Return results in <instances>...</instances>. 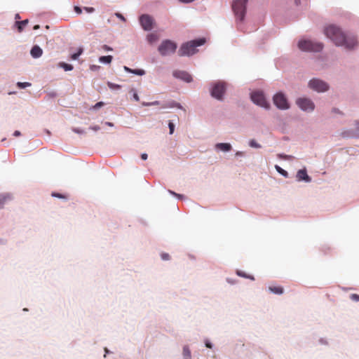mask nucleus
<instances>
[{"mask_svg": "<svg viewBox=\"0 0 359 359\" xmlns=\"http://www.w3.org/2000/svg\"><path fill=\"white\" fill-rule=\"evenodd\" d=\"M323 32L325 35L337 46L348 50H353L358 46V42L355 35L344 31L334 24L326 25Z\"/></svg>", "mask_w": 359, "mask_h": 359, "instance_id": "1", "label": "nucleus"}, {"mask_svg": "<svg viewBox=\"0 0 359 359\" xmlns=\"http://www.w3.org/2000/svg\"><path fill=\"white\" fill-rule=\"evenodd\" d=\"M205 43L204 39H198L196 40H192L188 41L187 43H183L179 51L180 56H190L195 54L198 50L197 47L203 45Z\"/></svg>", "mask_w": 359, "mask_h": 359, "instance_id": "2", "label": "nucleus"}, {"mask_svg": "<svg viewBox=\"0 0 359 359\" xmlns=\"http://www.w3.org/2000/svg\"><path fill=\"white\" fill-rule=\"evenodd\" d=\"M248 1V0H234L232 3V10L237 24L242 23L244 20Z\"/></svg>", "mask_w": 359, "mask_h": 359, "instance_id": "3", "label": "nucleus"}, {"mask_svg": "<svg viewBox=\"0 0 359 359\" xmlns=\"http://www.w3.org/2000/svg\"><path fill=\"white\" fill-rule=\"evenodd\" d=\"M226 90V83L224 81H217L210 83V95L219 100L222 101Z\"/></svg>", "mask_w": 359, "mask_h": 359, "instance_id": "4", "label": "nucleus"}, {"mask_svg": "<svg viewBox=\"0 0 359 359\" xmlns=\"http://www.w3.org/2000/svg\"><path fill=\"white\" fill-rule=\"evenodd\" d=\"M250 100L257 106L266 110L271 109V104L262 90H257L250 93Z\"/></svg>", "mask_w": 359, "mask_h": 359, "instance_id": "5", "label": "nucleus"}, {"mask_svg": "<svg viewBox=\"0 0 359 359\" xmlns=\"http://www.w3.org/2000/svg\"><path fill=\"white\" fill-rule=\"evenodd\" d=\"M297 46L302 51L305 52H320L323 48L322 43L310 39H300Z\"/></svg>", "mask_w": 359, "mask_h": 359, "instance_id": "6", "label": "nucleus"}, {"mask_svg": "<svg viewBox=\"0 0 359 359\" xmlns=\"http://www.w3.org/2000/svg\"><path fill=\"white\" fill-rule=\"evenodd\" d=\"M308 87L318 93L327 92L330 89L328 83L318 78L311 79L308 83Z\"/></svg>", "mask_w": 359, "mask_h": 359, "instance_id": "7", "label": "nucleus"}, {"mask_svg": "<svg viewBox=\"0 0 359 359\" xmlns=\"http://www.w3.org/2000/svg\"><path fill=\"white\" fill-rule=\"evenodd\" d=\"M297 106L304 112L312 113L316 109L314 102L309 97H300L295 101Z\"/></svg>", "mask_w": 359, "mask_h": 359, "instance_id": "8", "label": "nucleus"}, {"mask_svg": "<svg viewBox=\"0 0 359 359\" xmlns=\"http://www.w3.org/2000/svg\"><path fill=\"white\" fill-rule=\"evenodd\" d=\"M177 48L176 43L174 41L165 39L163 40L158 48V50L161 55L165 57L173 54Z\"/></svg>", "mask_w": 359, "mask_h": 359, "instance_id": "9", "label": "nucleus"}, {"mask_svg": "<svg viewBox=\"0 0 359 359\" xmlns=\"http://www.w3.org/2000/svg\"><path fill=\"white\" fill-rule=\"evenodd\" d=\"M273 102L280 110H287L290 107L288 100L283 92H278L273 96Z\"/></svg>", "mask_w": 359, "mask_h": 359, "instance_id": "10", "label": "nucleus"}, {"mask_svg": "<svg viewBox=\"0 0 359 359\" xmlns=\"http://www.w3.org/2000/svg\"><path fill=\"white\" fill-rule=\"evenodd\" d=\"M140 23L145 31H150L153 29L154 19L147 14H143L140 17Z\"/></svg>", "mask_w": 359, "mask_h": 359, "instance_id": "11", "label": "nucleus"}, {"mask_svg": "<svg viewBox=\"0 0 359 359\" xmlns=\"http://www.w3.org/2000/svg\"><path fill=\"white\" fill-rule=\"evenodd\" d=\"M295 177L297 182L311 183L312 181V178L308 175L305 167L297 172Z\"/></svg>", "mask_w": 359, "mask_h": 359, "instance_id": "12", "label": "nucleus"}, {"mask_svg": "<svg viewBox=\"0 0 359 359\" xmlns=\"http://www.w3.org/2000/svg\"><path fill=\"white\" fill-rule=\"evenodd\" d=\"M355 131L352 130H344L341 133L344 137H355L359 138V120L354 121Z\"/></svg>", "mask_w": 359, "mask_h": 359, "instance_id": "13", "label": "nucleus"}, {"mask_svg": "<svg viewBox=\"0 0 359 359\" xmlns=\"http://www.w3.org/2000/svg\"><path fill=\"white\" fill-rule=\"evenodd\" d=\"M172 75L175 78L182 80L187 83L192 81L191 74L185 71L176 70L173 72Z\"/></svg>", "mask_w": 359, "mask_h": 359, "instance_id": "14", "label": "nucleus"}, {"mask_svg": "<svg viewBox=\"0 0 359 359\" xmlns=\"http://www.w3.org/2000/svg\"><path fill=\"white\" fill-rule=\"evenodd\" d=\"M13 199V196L10 193L0 194V209L3 208L4 205Z\"/></svg>", "mask_w": 359, "mask_h": 359, "instance_id": "15", "label": "nucleus"}, {"mask_svg": "<svg viewBox=\"0 0 359 359\" xmlns=\"http://www.w3.org/2000/svg\"><path fill=\"white\" fill-rule=\"evenodd\" d=\"M43 54V50L37 45H35L32 47L30 50V55L33 58H39Z\"/></svg>", "mask_w": 359, "mask_h": 359, "instance_id": "16", "label": "nucleus"}, {"mask_svg": "<svg viewBox=\"0 0 359 359\" xmlns=\"http://www.w3.org/2000/svg\"><path fill=\"white\" fill-rule=\"evenodd\" d=\"M215 147L216 149L222 151L224 152H228L232 149L231 144L230 143H217Z\"/></svg>", "mask_w": 359, "mask_h": 359, "instance_id": "17", "label": "nucleus"}, {"mask_svg": "<svg viewBox=\"0 0 359 359\" xmlns=\"http://www.w3.org/2000/svg\"><path fill=\"white\" fill-rule=\"evenodd\" d=\"M123 69H124L125 72H126L128 73H131V74H135V75H138V76H143L146 73L144 69H133L129 68L127 66H124L123 67Z\"/></svg>", "mask_w": 359, "mask_h": 359, "instance_id": "18", "label": "nucleus"}, {"mask_svg": "<svg viewBox=\"0 0 359 359\" xmlns=\"http://www.w3.org/2000/svg\"><path fill=\"white\" fill-rule=\"evenodd\" d=\"M28 22H29L28 20H24L22 21H16L15 22V25H16L19 32H21L23 30L24 27L28 24Z\"/></svg>", "mask_w": 359, "mask_h": 359, "instance_id": "19", "label": "nucleus"}, {"mask_svg": "<svg viewBox=\"0 0 359 359\" xmlns=\"http://www.w3.org/2000/svg\"><path fill=\"white\" fill-rule=\"evenodd\" d=\"M113 57L111 55L101 56L99 57V62L104 64H110Z\"/></svg>", "mask_w": 359, "mask_h": 359, "instance_id": "20", "label": "nucleus"}, {"mask_svg": "<svg viewBox=\"0 0 359 359\" xmlns=\"http://www.w3.org/2000/svg\"><path fill=\"white\" fill-rule=\"evenodd\" d=\"M269 290L274 294H280L283 292V288L280 286L269 287Z\"/></svg>", "mask_w": 359, "mask_h": 359, "instance_id": "21", "label": "nucleus"}, {"mask_svg": "<svg viewBox=\"0 0 359 359\" xmlns=\"http://www.w3.org/2000/svg\"><path fill=\"white\" fill-rule=\"evenodd\" d=\"M274 168L276 170L284 177L287 178L289 177L288 172L286 170H283L282 168H280L279 165H276Z\"/></svg>", "mask_w": 359, "mask_h": 359, "instance_id": "22", "label": "nucleus"}, {"mask_svg": "<svg viewBox=\"0 0 359 359\" xmlns=\"http://www.w3.org/2000/svg\"><path fill=\"white\" fill-rule=\"evenodd\" d=\"M58 66L59 67H61L62 68L65 72H67V71H72L73 69V66L70 64H67V63H65V62H60L58 64Z\"/></svg>", "mask_w": 359, "mask_h": 359, "instance_id": "23", "label": "nucleus"}, {"mask_svg": "<svg viewBox=\"0 0 359 359\" xmlns=\"http://www.w3.org/2000/svg\"><path fill=\"white\" fill-rule=\"evenodd\" d=\"M277 157L280 159L285 160V161H291L295 158L294 156L292 155H287L284 154H278Z\"/></svg>", "mask_w": 359, "mask_h": 359, "instance_id": "24", "label": "nucleus"}, {"mask_svg": "<svg viewBox=\"0 0 359 359\" xmlns=\"http://www.w3.org/2000/svg\"><path fill=\"white\" fill-rule=\"evenodd\" d=\"M147 39L149 43H153L158 40V36L156 34L151 33L147 35Z\"/></svg>", "mask_w": 359, "mask_h": 359, "instance_id": "25", "label": "nucleus"}, {"mask_svg": "<svg viewBox=\"0 0 359 359\" xmlns=\"http://www.w3.org/2000/svg\"><path fill=\"white\" fill-rule=\"evenodd\" d=\"M183 355L184 359H191V351L187 346L183 348Z\"/></svg>", "mask_w": 359, "mask_h": 359, "instance_id": "26", "label": "nucleus"}, {"mask_svg": "<svg viewBox=\"0 0 359 359\" xmlns=\"http://www.w3.org/2000/svg\"><path fill=\"white\" fill-rule=\"evenodd\" d=\"M248 144L252 148L259 149L262 147L261 144L257 143L255 140H250Z\"/></svg>", "mask_w": 359, "mask_h": 359, "instance_id": "27", "label": "nucleus"}, {"mask_svg": "<svg viewBox=\"0 0 359 359\" xmlns=\"http://www.w3.org/2000/svg\"><path fill=\"white\" fill-rule=\"evenodd\" d=\"M107 86L111 90H119L121 87L120 85L111 83L110 81L107 82Z\"/></svg>", "mask_w": 359, "mask_h": 359, "instance_id": "28", "label": "nucleus"}, {"mask_svg": "<svg viewBox=\"0 0 359 359\" xmlns=\"http://www.w3.org/2000/svg\"><path fill=\"white\" fill-rule=\"evenodd\" d=\"M31 85L32 84L29 82H18L17 83V86L21 89L25 88L27 87H29V86H31Z\"/></svg>", "mask_w": 359, "mask_h": 359, "instance_id": "29", "label": "nucleus"}, {"mask_svg": "<svg viewBox=\"0 0 359 359\" xmlns=\"http://www.w3.org/2000/svg\"><path fill=\"white\" fill-rule=\"evenodd\" d=\"M83 53V49L82 48H80L77 53H75L74 54L72 55L71 57L72 60H76L79 58V57Z\"/></svg>", "mask_w": 359, "mask_h": 359, "instance_id": "30", "label": "nucleus"}, {"mask_svg": "<svg viewBox=\"0 0 359 359\" xmlns=\"http://www.w3.org/2000/svg\"><path fill=\"white\" fill-rule=\"evenodd\" d=\"M236 273L239 276H241V277H243V278H250L251 280H254L253 276H248L247 274H245L244 272H243L241 271H237Z\"/></svg>", "mask_w": 359, "mask_h": 359, "instance_id": "31", "label": "nucleus"}, {"mask_svg": "<svg viewBox=\"0 0 359 359\" xmlns=\"http://www.w3.org/2000/svg\"><path fill=\"white\" fill-rule=\"evenodd\" d=\"M177 104V102L175 101H170L168 104L163 105L162 108H173L175 107V104Z\"/></svg>", "mask_w": 359, "mask_h": 359, "instance_id": "32", "label": "nucleus"}, {"mask_svg": "<svg viewBox=\"0 0 359 359\" xmlns=\"http://www.w3.org/2000/svg\"><path fill=\"white\" fill-rule=\"evenodd\" d=\"M104 105V103L103 102H98L94 106H93L90 109L97 110V109H100V107H103Z\"/></svg>", "mask_w": 359, "mask_h": 359, "instance_id": "33", "label": "nucleus"}, {"mask_svg": "<svg viewBox=\"0 0 359 359\" xmlns=\"http://www.w3.org/2000/svg\"><path fill=\"white\" fill-rule=\"evenodd\" d=\"M331 113L334 114H338V115H340V116L343 115L342 111L339 109H338L337 107H333L332 109V110H331Z\"/></svg>", "mask_w": 359, "mask_h": 359, "instance_id": "34", "label": "nucleus"}, {"mask_svg": "<svg viewBox=\"0 0 359 359\" xmlns=\"http://www.w3.org/2000/svg\"><path fill=\"white\" fill-rule=\"evenodd\" d=\"M168 128H169V130H170V134L172 135L174 133L175 124L172 122L169 121Z\"/></svg>", "mask_w": 359, "mask_h": 359, "instance_id": "35", "label": "nucleus"}, {"mask_svg": "<svg viewBox=\"0 0 359 359\" xmlns=\"http://www.w3.org/2000/svg\"><path fill=\"white\" fill-rule=\"evenodd\" d=\"M350 299L354 302H359V294H352L350 296Z\"/></svg>", "mask_w": 359, "mask_h": 359, "instance_id": "36", "label": "nucleus"}, {"mask_svg": "<svg viewBox=\"0 0 359 359\" xmlns=\"http://www.w3.org/2000/svg\"><path fill=\"white\" fill-rule=\"evenodd\" d=\"M73 131L75 133L80 134V135L86 133L85 130L83 129H81V128H73Z\"/></svg>", "mask_w": 359, "mask_h": 359, "instance_id": "37", "label": "nucleus"}, {"mask_svg": "<svg viewBox=\"0 0 359 359\" xmlns=\"http://www.w3.org/2000/svg\"><path fill=\"white\" fill-rule=\"evenodd\" d=\"M115 15L118 18L120 19L121 20L125 22L126 21V18L125 17L121 14V13H115Z\"/></svg>", "mask_w": 359, "mask_h": 359, "instance_id": "38", "label": "nucleus"}, {"mask_svg": "<svg viewBox=\"0 0 359 359\" xmlns=\"http://www.w3.org/2000/svg\"><path fill=\"white\" fill-rule=\"evenodd\" d=\"M100 68V66L95 65H92L90 66V70H92L93 72H96V71L99 70Z\"/></svg>", "mask_w": 359, "mask_h": 359, "instance_id": "39", "label": "nucleus"}, {"mask_svg": "<svg viewBox=\"0 0 359 359\" xmlns=\"http://www.w3.org/2000/svg\"><path fill=\"white\" fill-rule=\"evenodd\" d=\"M83 9L88 13H92L95 11L94 8L93 7H84Z\"/></svg>", "mask_w": 359, "mask_h": 359, "instance_id": "40", "label": "nucleus"}, {"mask_svg": "<svg viewBox=\"0 0 359 359\" xmlns=\"http://www.w3.org/2000/svg\"><path fill=\"white\" fill-rule=\"evenodd\" d=\"M132 91L133 92V99L135 101H139L140 97H139V95H137V92L135 90H132Z\"/></svg>", "mask_w": 359, "mask_h": 359, "instance_id": "41", "label": "nucleus"}, {"mask_svg": "<svg viewBox=\"0 0 359 359\" xmlns=\"http://www.w3.org/2000/svg\"><path fill=\"white\" fill-rule=\"evenodd\" d=\"M245 156V152L242 151H238L235 153L236 157H242Z\"/></svg>", "mask_w": 359, "mask_h": 359, "instance_id": "42", "label": "nucleus"}, {"mask_svg": "<svg viewBox=\"0 0 359 359\" xmlns=\"http://www.w3.org/2000/svg\"><path fill=\"white\" fill-rule=\"evenodd\" d=\"M102 50H104V51H111L113 49L112 48H111L110 46H107V45H104L102 47Z\"/></svg>", "mask_w": 359, "mask_h": 359, "instance_id": "43", "label": "nucleus"}, {"mask_svg": "<svg viewBox=\"0 0 359 359\" xmlns=\"http://www.w3.org/2000/svg\"><path fill=\"white\" fill-rule=\"evenodd\" d=\"M74 11L77 13V14H81L82 13V8L79 6H74Z\"/></svg>", "mask_w": 359, "mask_h": 359, "instance_id": "44", "label": "nucleus"}, {"mask_svg": "<svg viewBox=\"0 0 359 359\" xmlns=\"http://www.w3.org/2000/svg\"><path fill=\"white\" fill-rule=\"evenodd\" d=\"M161 257L163 260H168L169 259V255L167 253H163L161 255Z\"/></svg>", "mask_w": 359, "mask_h": 359, "instance_id": "45", "label": "nucleus"}, {"mask_svg": "<svg viewBox=\"0 0 359 359\" xmlns=\"http://www.w3.org/2000/svg\"><path fill=\"white\" fill-rule=\"evenodd\" d=\"M89 128L94 131H97L100 129V128L98 126H90Z\"/></svg>", "mask_w": 359, "mask_h": 359, "instance_id": "46", "label": "nucleus"}, {"mask_svg": "<svg viewBox=\"0 0 359 359\" xmlns=\"http://www.w3.org/2000/svg\"><path fill=\"white\" fill-rule=\"evenodd\" d=\"M175 107L177 108V109H182V110H185L184 109V107L182 106V104L179 102H177V104H175Z\"/></svg>", "mask_w": 359, "mask_h": 359, "instance_id": "47", "label": "nucleus"}, {"mask_svg": "<svg viewBox=\"0 0 359 359\" xmlns=\"http://www.w3.org/2000/svg\"><path fill=\"white\" fill-rule=\"evenodd\" d=\"M148 158V155L146 153H143L141 154V158L144 161L147 160Z\"/></svg>", "mask_w": 359, "mask_h": 359, "instance_id": "48", "label": "nucleus"}, {"mask_svg": "<svg viewBox=\"0 0 359 359\" xmlns=\"http://www.w3.org/2000/svg\"><path fill=\"white\" fill-rule=\"evenodd\" d=\"M52 196L53 197H57V198H63V196L60 194H57V193H53V194H52Z\"/></svg>", "mask_w": 359, "mask_h": 359, "instance_id": "49", "label": "nucleus"}, {"mask_svg": "<svg viewBox=\"0 0 359 359\" xmlns=\"http://www.w3.org/2000/svg\"><path fill=\"white\" fill-rule=\"evenodd\" d=\"M20 135H21V133L19 130H15L13 133V136H15V137H19Z\"/></svg>", "mask_w": 359, "mask_h": 359, "instance_id": "50", "label": "nucleus"}, {"mask_svg": "<svg viewBox=\"0 0 359 359\" xmlns=\"http://www.w3.org/2000/svg\"><path fill=\"white\" fill-rule=\"evenodd\" d=\"M142 106H144V107H150L151 106V102H143L142 103Z\"/></svg>", "mask_w": 359, "mask_h": 359, "instance_id": "51", "label": "nucleus"}, {"mask_svg": "<svg viewBox=\"0 0 359 359\" xmlns=\"http://www.w3.org/2000/svg\"><path fill=\"white\" fill-rule=\"evenodd\" d=\"M104 124L108 126H109V127H113L114 126V123H111V122L107 121V122L104 123Z\"/></svg>", "mask_w": 359, "mask_h": 359, "instance_id": "52", "label": "nucleus"}, {"mask_svg": "<svg viewBox=\"0 0 359 359\" xmlns=\"http://www.w3.org/2000/svg\"><path fill=\"white\" fill-rule=\"evenodd\" d=\"M151 102V106L158 105L160 104L159 101H154V102Z\"/></svg>", "mask_w": 359, "mask_h": 359, "instance_id": "53", "label": "nucleus"}, {"mask_svg": "<svg viewBox=\"0 0 359 359\" xmlns=\"http://www.w3.org/2000/svg\"><path fill=\"white\" fill-rule=\"evenodd\" d=\"M168 192H169V194H171V195H172V196H175V197L177 196V193H175V191H171V190H168Z\"/></svg>", "mask_w": 359, "mask_h": 359, "instance_id": "54", "label": "nucleus"}, {"mask_svg": "<svg viewBox=\"0 0 359 359\" xmlns=\"http://www.w3.org/2000/svg\"><path fill=\"white\" fill-rule=\"evenodd\" d=\"M168 192H169V194H171V195H172V196H175V197L177 196V193H175V191H171V190H168Z\"/></svg>", "mask_w": 359, "mask_h": 359, "instance_id": "55", "label": "nucleus"}, {"mask_svg": "<svg viewBox=\"0 0 359 359\" xmlns=\"http://www.w3.org/2000/svg\"><path fill=\"white\" fill-rule=\"evenodd\" d=\"M0 245H6V241L4 239H0Z\"/></svg>", "mask_w": 359, "mask_h": 359, "instance_id": "56", "label": "nucleus"}, {"mask_svg": "<svg viewBox=\"0 0 359 359\" xmlns=\"http://www.w3.org/2000/svg\"><path fill=\"white\" fill-rule=\"evenodd\" d=\"M176 197H177L178 199H182V198H184V195H182V194H177Z\"/></svg>", "mask_w": 359, "mask_h": 359, "instance_id": "57", "label": "nucleus"}, {"mask_svg": "<svg viewBox=\"0 0 359 359\" xmlns=\"http://www.w3.org/2000/svg\"><path fill=\"white\" fill-rule=\"evenodd\" d=\"M205 346H206V347H208V348H212V344H211L210 342H208V341H207V342L205 343Z\"/></svg>", "mask_w": 359, "mask_h": 359, "instance_id": "58", "label": "nucleus"}, {"mask_svg": "<svg viewBox=\"0 0 359 359\" xmlns=\"http://www.w3.org/2000/svg\"><path fill=\"white\" fill-rule=\"evenodd\" d=\"M294 4L297 6H299L301 4V0H294Z\"/></svg>", "mask_w": 359, "mask_h": 359, "instance_id": "59", "label": "nucleus"}, {"mask_svg": "<svg viewBox=\"0 0 359 359\" xmlns=\"http://www.w3.org/2000/svg\"><path fill=\"white\" fill-rule=\"evenodd\" d=\"M18 18H20V15H19V14H16L15 15V19H18Z\"/></svg>", "mask_w": 359, "mask_h": 359, "instance_id": "60", "label": "nucleus"}, {"mask_svg": "<svg viewBox=\"0 0 359 359\" xmlns=\"http://www.w3.org/2000/svg\"><path fill=\"white\" fill-rule=\"evenodd\" d=\"M39 27V25H36V26L34 27V29H38Z\"/></svg>", "mask_w": 359, "mask_h": 359, "instance_id": "61", "label": "nucleus"}, {"mask_svg": "<svg viewBox=\"0 0 359 359\" xmlns=\"http://www.w3.org/2000/svg\"><path fill=\"white\" fill-rule=\"evenodd\" d=\"M5 140H6V138H4V139H2V140H1V141H2V142H4V141H5Z\"/></svg>", "mask_w": 359, "mask_h": 359, "instance_id": "62", "label": "nucleus"}]
</instances>
